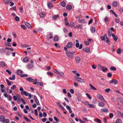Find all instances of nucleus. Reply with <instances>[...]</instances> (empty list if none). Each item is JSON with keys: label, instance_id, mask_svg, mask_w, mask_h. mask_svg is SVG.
<instances>
[{"label": "nucleus", "instance_id": "48", "mask_svg": "<svg viewBox=\"0 0 123 123\" xmlns=\"http://www.w3.org/2000/svg\"><path fill=\"white\" fill-rule=\"evenodd\" d=\"M77 27L78 29H81L82 27V26L81 25H79L77 26Z\"/></svg>", "mask_w": 123, "mask_h": 123}, {"label": "nucleus", "instance_id": "52", "mask_svg": "<svg viewBox=\"0 0 123 123\" xmlns=\"http://www.w3.org/2000/svg\"><path fill=\"white\" fill-rule=\"evenodd\" d=\"M86 95L88 97V98L89 99H91V97L90 96V95L89 94H88V93H86Z\"/></svg>", "mask_w": 123, "mask_h": 123}, {"label": "nucleus", "instance_id": "37", "mask_svg": "<svg viewBox=\"0 0 123 123\" xmlns=\"http://www.w3.org/2000/svg\"><path fill=\"white\" fill-rule=\"evenodd\" d=\"M48 6L49 8H51L52 7V4L50 2H49L48 3Z\"/></svg>", "mask_w": 123, "mask_h": 123}, {"label": "nucleus", "instance_id": "28", "mask_svg": "<svg viewBox=\"0 0 123 123\" xmlns=\"http://www.w3.org/2000/svg\"><path fill=\"white\" fill-rule=\"evenodd\" d=\"M59 37L57 36H55L54 37V40L55 41L57 42L58 40Z\"/></svg>", "mask_w": 123, "mask_h": 123}, {"label": "nucleus", "instance_id": "2", "mask_svg": "<svg viewBox=\"0 0 123 123\" xmlns=\"http://www.w3.org/2000/svg\"><path fill=\"white\" fill-rule=\"evenodd\" d=\"M98 68L100 70H102L104 72L108 70L107 68H106L101 65H99L98 66Z\"/></svg>", "mask_w": 123, "mask_h": 123}, {"label": "nucleus", "instance_id": "12", "mask_svg": "<svg viewBox=\"0 0 123 123\" xmlns=\"http://www.w3.org/2000/svg\"><path fill=\"white\" fill-rule=\"evenodd\" d=\"M5 117L3 115H2L0 116V121L3 122L5 119Z\"/></svg>", "mask_w": 123, "mask_h": 123}, {"label": "nucleus", "instance_id": "14", "mask_svg": "<svg viewBox=\"0 0 123 123\" xmlns=\"http://www.w3.org/2000/svg\"><path fill=\"white\" fill-rule=\"evenodd\" d=\"M98 105L99 107H103L104 106L105 104L102 102H101L98 103Z\"/></svg>", "mask_w": 123, "mask_h": 123}, {"label": "nucleus", "instance_id": "43", "mask_svg": "<svg viewBox=\"0 0 123 123\" xmlns=\"http://www.w3.org/2000/svg\"><path fill=\"white\" fill-rule=\"evenodd\" d=\"M47 74L48 75H50V76H53V73L50 72H48L47 73Z\"/></svg>", "mask_w": 123, "mask_h": 123}, {"label": "nucleus", "instance_id": "40", "mask_svg": "<svg viewBox=\"0 0 123 123\" xmlns=\"http://www.w3.org/2000/svg\"><path fill=\"white\" fill-rule=\"evenodd\" d=\"M6 80L7 82L8 85L9 86L11 85L12 83L10 82V81L7 79H6Z\"/></svg>", "mask_w": 123, "mask_h": 123}, {"label": "nucleus", "instance_id": "34", "mask_svg": "<svg viewBox=\"0 0 123 123\" xmlns=\"http://www.w3.org/2000/svg\"><path fill=\"white\" fill-rule=\"evenodd\" d=\"M70 26L71 27H73L75 25V24L74 22L72 21H71L70 22Z\"/></svg>", "mask_w": 123, "mask_h": 123}, {"label": "nucleus", "instance_id": "5", "mask_svg": "<svg viewBox=\"0 0 123 123\" xmlns=\"http://www.w3.org/2000/svg\"><path fill=\"white\" fill-rule=\"evenodd\" d=\"M23 95H25L26 96H29L28 98L29 99H30L31 97V95L30 93H28V92L25 91Z\"/></svg>", "mask_w": 123, "mask_h": 123}, {"label": "nucleus", "instance_id": "55", "mask_svg": "<svg viewBox=\"0 0 123 123\" xmlns=\"http://www.w3.org/2000/svg\"><path fill=\"white\" fill-rule=\"evenodd\" d=\"M16 86L15 85H14L12 87H11V89L12 90H13L16 88Z\"/></svg>", "mask_w": 123, "mask_h": 123}, {"label": "nucleus", "instance_id": "49", "mask_svg": "<svg viewBox=\"0 0 123 123\" xmlns=\"http://www.w3.org/2000/svg\"><path fill=\"white\" fill-rule=\"evenodd\" d=\"M107 40L106 41V43H107L109 45L110 44V42H109V39L107 37H106Z\"/></svg>", "mask_w": 123, "mask_h": 123}, {"label": "nucleus", "instance_id": "26", "mask_svg": "<svg viewBox=\"0 0 123 123\" xmlns=\"http://www.w3.org/2000/svg\"><path fill=\"white\" fill-rule=\"evenodd\" d=\"M30 59L29 57H26L23 59V62H28L29 61Z\"/></svg>", "mask_w": 123, "mask_h": 123}, {"label": "nucleus", "instance_id": "64", "mask_svg": "<svg viewBox=\"0 0 123 123\" xmlns=\"http://www.w3.org/2000/svg\"><path fill=\"white\" fill-rule=\"evenodd\" d=\"M114 39H113L114 40H115V41L116 42L118 38L117 37V36H115V37H114Z\"/></svg>", "mask_w": 123, "mask_h": 123}, {"label": "nucleus", "instance_id": "10", "mask_svg": "<svg viewBox=\"0 0 123 123\" xmlns=\"http://www.w3.org/2000/svg\"><path fill=\"white\" fill-rule=\"evenodd\" d=\"M39 15L40 17L43 18L45 16V13L44 12H42L39 13Z\"/></svg>", "mask_w": 123, "mask_h": 123}, {"label": "nucleus", "instance_id": "39", "mask_svg": "<svg viewBox=\"0 0 123 123\" xmlns=\"http://www.w3.org/2000/svg\"><path fill=\"white\" fill-rule=\"evenodd\" d=\"M122 50L120 48H119L117 50V53L118 54H120L121 53Z\"/></svg>", "mask_w": 123, "mask_h": 123}, {"label": "nucleus", "instance_id": "21", "mask_svg": "<svg viewBox=\"0 0 123 123\" xmlns=\"http://www.w3.org/2000/svg\"><path fill=\"white\" fill-rule=\"evenodd\" d=\"M122 120L120 119H117L116 121V123H122Z\"/></svg>", "mask_w": 123, "mask_h": 123}, {"label": "nucleus", "instance_id": "56", "mask_svg": "<svg viewBox=\"0 0 123 123\" xmlns=\"http://www.w3.org/2000/svg\"><path fill=\"white\" fill-rule=\"evenodd\" d=\"M112 33V32L111 31H108V35L109 36H111V34Z\"/></svg>", "mask_w": 123, "mask_h": 123}, {"label": "nucleus", "instance_id": "25", "mask_svg": "<svg viewBox=\"0 0 123 123\" xmlns=\"http://www.w3.org/2000/svg\"><path fill=\"white\" fill-rule=\"evenodd\" d=\"M72 8V6L70 5H68L66 6V9L68 10H70Z\"/></svg>", "mask_w": 123, "mask_h": 123}, {"label": "nucleus", "instance_id": "1", "mask_svg": "<svg viewBox=\"0 0 123 123\" xmlns=\"http://www.w3.org/2000/svg\"><path fill=\"white\" fill-rule=\"evenodd\" d=\"M75 53V52H72L67 51L66 53V55L67 57L70 58H72L73 57V54Z\"/></svg>", "mask_w": 123, "mask_h": 123}, {"label": "nucleus", "instance_id": "18", "mask_svg": "<svg viewBox=\"0 0 123 123\" xmlns=\"http://www.w3.org/2000/svg\"><path fill=\"white\" fill-rule=\"evenodd\" d=\"M94 121L98 123H101V121L98 118H96L94 120Z\"/></svg>", "mask_w": 123, "mask_h": 123}, {"label": "nucleus", "instance_id": "44", "mask_svg": "<svg viewBox=\"0 0 123 123\" xmlns=\"http://www.w3.org/2000/svg\"><path fill=\"white\" fill-rule=\"evenodd\" d=\"M65 24L66 25H67V26H69V23L68 22V21L67 20H65Z\"/></svg>", "mask_w": 123, "mask_h": 123}, {"label": "nucleus", "instance_id": "22", "mask_svg": "<svg viewBox=\"0 0 123 123\" xmlns=\"http://www.w3.org/2000/svg\"><path fill=\"white\" fill-rule=\"evenodd\" d=\"M72 72L74 74H75L77 76H80V74L78 73H77V72L76 71L74 70L72 71Z\"/></svg>", "mask_w": 123, "mask_h": 123}, {"label": "nucleus", "instance_id": "27", "mask_svg": "<svg viewBox=\"0 0 123 123\" xmlns=\"http://www.w3.org/2000/svg\"><path fill=\"white\" fill-rule=\"evenodd\" d=\"M10 121L8 119H6L3 122V123H9Z\"/></svg>", "mask_w": 123, "mask_h": 123}, {"label": "nucleus", "instance_id": "57", "mask_svg": "<svg viewBox=\"0 0 123 123\" xmlns=\"http://www.w3.org/2000/svg\"><path fill=\"white\" fill-rule=\"evenodd\" d=\"M34 80L35 82L34 83L35 84H37V85L38 83L39 82L37 80V79H35Z\"/></svg>", "mask_w": 123, "mask_h": 123}, {"label": "nucleus", "instance_id": "50", "mask_svg": "<svg viewBox=\"0 0 123 123\" xmlns=\"http://www.w3.org/2000/svg\"><path fill=\"white\" fill-rule=\"evenodd\" d=\"M54 72L55 73L58 74H59L60 72L59 71V70L57 69L55 70H54Z\"/></svg>", "mask_w": 123, "mask_h": 123}, {"label": "nucleus", "instance_id": "45", "mask_svg": "<svg viewBox=\"0 0 123 123\" xmlns=\"http://www.w3.org/2000/svg\"><path fill=\"white\" fill-rule=\"evenodd\" d=\"M120 104L122 106H123V99H121L120 100Z\"/></svg>", "mask_w": 123, "mask_h": 123}, {"label": "nucleus", "instance_id": "23", "mask_svg": "<svg viewBox=\"0 0 123 123\" xmlns=\"http://www.w3.org/2000/svg\"><path fill=\"white\" fill-rule=\"evenodd\" d=\"M15 75L14 74L12 75V78L9 77V79L10 80H15Z\"/></svg>", "mask_w": 123, "mask_h": 123}, {"label": "nucleus", "instance_id": "35", "mask_svg": "<svg viewBox=\"0 0 123 123\" xmlns=\"http://www.w3.org/2000/svg\"><path fill=\"white\" fill-rule=\"evenodd\" d=\"M90 51V49L89 47H86L85 50V51L86 52H88Z\"/></svg>", "mask_w": 123, "mask_h": 123}, {"label": "nucleus", "instance_id": "17", "mask_svg": "<svg viewBox=\"0 0 123 123\" xmlns=\"http://www.w3.org/2000/svg\"><path fill=\"white\" fill-rule=\"evenodd\" d=\"M0 66L1 67H3L6 66V65L4 63V62H0Z\"/></svg>", "mask_w": 123, "mask_h": 123}, {"label": "nucleus", "instance_id": "13", "mask_svg": "<svg viewBox=\"0 0 123 123\" xmlns=\"http://www.w3.org/2000/svg\"><path fill=\"white\" fill-rule=\"evenodd\" d=\"M33 62H31L29 64L27 65V68L28 69H30L32 68L33 67Z\"/></svg>", "mask_w": 123, "mask_h": 123}, {"label": "nucleus", "instance_id": "19", "mask_svg": "<svg viewBox=\"0 0 123 123\" xmlns=\"http://www.w3.org/2000/svg\"><path fill=\"white\" fill-rule=\"evenodd\" d=\"M17 73L18 74L20 75H22L21 74H22L23 73L22 71L20 70H18L17 71Z\"/></svg>", "mask_w": 123, "mask_h": 123}, {"label": "nucleus", "instance_id": "29", "mask_svg": "<svg viewBox=\"0 0 123 123\" xmlns=\"http://www.w3.org/2000/svg\"><path fill=\"white\" fill-rule=\"evenodd\" d=\"M61 6L63 7H64L66 6V3L63 1H62L61 4Z\"/></svg>", "mask_w": 123, "mask_h": 123}, {"label": "nucleus", "instance_id": "7", "mask_svg": "<svg viewBox=\"0 0 123 123\" xmlns=\"http://www.w3.org/2000/svg\"><path fill=\"white\" fill-rule=\"evenodd\" d=\"M17 100H18V103H19V102L21 100V99H22L21 98V96L19 94H17Z\"/></svg>", "mask_w": 123, "mask_h": 123}, {"label": "nucleus", "instance_id": "31", "mask_svg": "<svg viewBox=\"0 0 123 123\" xmlns=\"http://www.w3.org/2000/svg\"><path fill=\"white\" fill-rule=\"evenodd\" d=\"M88 106L89 107L91 108H94L96 107L95 105L92 104H89Z\"/></svg>", "mask_w": 123, "mask_h": 123}, {"label": "nucleus", "instance_id": "59", "mask_svg": "<svg viewBox=\"0 0 123 123\" xmlns=\"http://www.w3.org/2000/svg\"><path fill=\"white\" fill-rule=\"evenodd\" d=\"M13 98L14 99V100L16 101L17 100V95L16 96H13Z\"/></svg>", "mask_w": 123, "mask_h": 123}, {"label": "nucleus", "instance_id": "32", "mask_svg": "<svg viewBox=\"0 0 123 123\" xmlns=\"http://www.w3.org/2000/svg\"><path fill=\"white\" fill-rule=\"evenodd\" d=\"M89 85L92 89L94 90H97L96 89V88L94 86H92L91 84H89Z\"/></svg>", "mask_w": 123, "mask_h": 123}, {"label": "nucleus", "instance_id": "42", "mask_svg": "<svg viewBox=\"0 0 123 123\" xmlns=\"http://www.w3.org/2000/svg\"><path fill=\"white\" fill-rule=\"evenodd\" d=\"M115 22L117 23H119L120 21V19L118 18H115Z\"/></svg>", "mask_w": 123, "mask_h": 123}, {"label": "nucleus", "instance_id": "16", "mask_svg": "<svg viewBox=\"0 0 123 123\" xmlns=\"http://www.w3.org/2000/svg\"><path fill=\"white\" fill-rule=\"evenodd\" d=\"M19 90L20 91H21V94L22 95H23L25 91H24V89L22 87H20L19 88Z\"/></svg>", "mask_w": 123, "mask_h": 123}, {"label": "nucleus", "instance_id": "61", "mask_svg": "<svg viewBox=\"0 0 123 123\" xmlns=\"http://www.w3.org/2000/svg\"><path fill=\"white\" fill-rule=\"evenodd\" d=\"M70 92L72 94L74 93V90L73 89H70Z\"/></svg>", "mask_w": 123, "mask_h": 123}, {"label": "nucleus", "instance_id": "33", "mask_svg": "<svg viewBox=\"0 0 123 123\" xmlns=\"http://www.w3.org/2000/svg\"><path fill=\"white\" fill-rule=\"evenodd\" d=\"M91 31L92 33H94L95 32V28L94 27H92L91 29Z\"/></svg>", "mask_w": 123, "mask_h": 123}, {"label": "nucleus", "instance_id": "51", "mask_svg": "<svg viewBox=\"0 0 123 123\" xmlns=\"http://www.w3.org/2000/svg\"><path fill=\"white\" fill-rule=\"evenodd\" d=\"M21 27L24 30H26V27L24 25H21Z\"/></svg>", "mask_w": 123, "mask_h": 123}, {"label": "nucleus", "instance_id": "24", "mask_svg": "<svg viewBox=\"0 0 123 123\" xmlns=\"http://www.w3.org/2000/svg\"><path fill=\"white\" fill-rule=\"evenodd\" d=\"M59 17V16L58 15H54L52 16V18L53 19L55 20L57 18Z\"/></svg>", "mask_w": 123, "mask_h": 123}, {"label": "nucleus", "instance_id": "63", "mask_svg": "<svg viewBox=\"0 0 123 123\" xmlns=\"http://www.w3.org/2000/svg\"><path fill=\"white\" fill-rule=\"evenodd\" d=\"M15 20L16 21H18L19 20V18L18 16L16 17H15Z\"/></svg>", "mask_w": 123, "mask_h": 123}, {"label": "nucleus", "instance_id": "46", "mask_svg": "<svg viewBox=\"0 0 123 123\" xmlns=\"http://www.w3.org/2000/svg\"><path fill=\"white\" fill-rule=\"evenodd\" d=\"M24 119L27 122H30L31 121V120L28 119V118L26 117H24Z\"/></svg>", "mask_w": 123, "mask_h": 123}, {"label": "nucleus", "instance_id": "15", "mask_svg": "<svg viewBox=\"0 0 123 123\" xmlns=\"http://www.w3.org/2000/svg\"><path fill=\"white\" fill-rule=\"evenodd\" d=\"M118 3L116 1H114L112 3V5L113 6L116 7L117 6Z\"/></svg>", "mask_w": 123, "mask_h": 123}, {"label": "nucleus", "instance_id": "54", "mask_svg": "<svg viewBox=\"0 0 123 123\" xmlns=\"http://www.w3.org/2000/svg\"><path fill=\"white\" fill-rule=\"evenodd\" d=\"M21 101L25 105L26 104V103L25 102V101L22 98V99Z\"/></svg>", "mask_w": 123, "mask_h": 123}, {"label": "nucleus", "instance_id": "6", "mask_svg": "<svg viewBox=\"0 0 123 123\" xmlns=\"http://www.w3.org/2000/svg\"><path fill=\"white\" fill-rule=\"evenodd\" d=\"M26 79L28 81L34 83V80L31 77H29L26 78Z\"/></svg>", "mask_w": 123, "mask_h": 123}, {"label": "nucleus", "instance_id": "62", "mask_svg": "<svg viewBox=\"0 0 123 123\" xmlns=\"http://www.w3.org/2000/svg\"><path fill=\"white\" fill-rule=\"evenodd\" d=\"M6 72H7L9 74H11V71L9 70H6Z\"/></svg>", "mask_w": 123, "mask_h": 123}, {"label": "nucleus", "instance_id": "20", "mask_svg": "<svg viewBox=\"0 0 123 123\" xmlns=\"http://www.w3.org/2000/svg\"><path fill=\"white\" fill-rule=\"evenodd\" d=\"M101 111L104 112H107L109 111V110L107 108H106L105 109H102Z\"/></svg>", "mask_w": 123, "mask_h": 123}, {"label": "nucleus", "instance_id": "3", "mask_svg": "<svg viewBox=\"0 0 123 123\" xmlns=\"http://www.w3.org/2000/svg\"><path fill=\"white\" fill-rule=\"evenodd\" d=\"M97 97L98 99H100L102 101H104L105 102H106V101L104 99L103 96L99 94H98L97 95Z\"/></svg>", "mask_w": 123, "mask_h": 123}, {"label": "nucleus", "instance_id": "4", "mask_svg": "<svg viewBox=\"0 0 123 123\" xmlns=\"http://www.w3.org/2000/svg\"><path fill=\"white\" fill-rule=\"evenodd\" d=\"M118 82L117 81L116 79L112 80L109 81V83L110 84L114 83L115 84H116Z\"/></svg>", "mask_w": 123, "mask_h": 123}, {"label": "nucleus", "instance_id": "30", "mask_svg": "<svg viewBox=\"0 0 123 123\" xmlns=\"http://www.w3.org/2000/svg\"><path fill=\"white\" fill-rule=\"evenodd\" d=\"M78 22L81 23H84L85 22V20L84 19L81 20L80 19H78Z\"/></svg>", "mask_w": 123, "mask_h": 123}, {"label": "nucleus", "instance_id": "58", "mask_svg": "<svg viewBox=\"0 0 123 123\" xmlns=\"http://www.w3.org/2000/svg\"><path fill=\"white\" fill-rule=\"evenodd\" d=\"M56 113L58 115H61V114L60 112L58 111L57 109H56Z\"/></svg>", "mask_w": 123, "mask_h": 123}, {"label": "nucleus", "instance_id": "36", "mask_svg": "<svg viewBox=\"0 0 123 123\" xmlns=\"http://www.w3.org/2000/svg\"><path fill=\"white\" fill-rule=\"evenodd\" d=\"M110 70L112 71H115L116 70V68L114 67H111L110 68Z\"/></svg>", "mask_w": 123, "mask_h": 123}, {"label": "nucleus", "instance_id": "11", "mask_svg": "<svg viewBox=\"0 0 123 123\" xmlns=\"http://www.w3.org/2000/svg\"><path fill=\"white\" fill-rule=\"evenodd\" d=\"M24 23L28 27L30 28H32V27L31 25L28 23L26 22H25Z\"/></svg>", "mask_w": 123, "mask_h": 123}, {"label": "nucleus", "instance_id": "9", "mask_svg": "<svg viewBox=\"0 0 123 123\" xmlns=\"http://www.w3.org/2000/svg\"><path fill=\"white\" fill-rule=\"evenodd\" d=\"M78 81L81 83H84L85 82L84 80L82 79L81 78L79 77V78H78Z\"/></svg>", "mask_w": 123, "mask_h": 123}, {"label": "nucleus", "instance_id": "41", "mask_svg": "<svg viewBox=\"0 0 123 123\" xmlns=\"http://www.w3.org/2000/svg\"><path fill=\"white\" fill-rule=\"evenodd\" d=\"M5 52V49L3 48H2L0 49V52L1 53H3Z\"/></svg>", "mask_w": 123, "mask_h": 123}, {"label": "nucleus", "instance_id": "60", "mask_svg": "<svg viewBox=\"0 0 123 123\" xmlns=\"http://www.w3.org/2000/svg\"><path fill=\"white\" fill-rule=\"evenodd\" d=\"M60 108H61V109L63 110V111H65V109L61 105H60Z\"/></svg>", "mask_w": 123, "mask_h": 123}, {"label": "nucleus", "instance_id": "38", "mask_svg": "<svg viewBox=\"0 0 123 123\" xmlns=\"http://www.w3.org/2000/svg\"><path fill=\"white\" fill-rule=\"evenodd\" d=\"M11 1V0H4L3 1L5 3L7 4L10 2Z\"/></svg>", "mask_w": 123, "mask_h": 123}, {"label": "nucleus", "instance_id": "53", "mask_svg": "<svg viewBox=\"0 0 123 123\" xmlns=\"http://www.w3.org/2000/svg\"><path fill=\"white\" fill-rule=\"evenodd\" d=\"M62 77L64 76V74L62 72H60L59 74Z\"/></svg>", "mask_w": 123, "mask_h": 123}, {"label": "nucleus", "instance_id": "8", "mask_svg": "<svg viewBox=\"0 0 123 123\" xmlns=\"http://www.w3.org/2000/svg\"><path fill=\"white\" fill-rule=\"evenodd\" d=\"M73 46V43L72 42L68 43L66 45L67 48H71Z\"/></svg>", "mask_w": 123, "mask_h": 123}, {"label": "nucleus", "instance_id": "47", "mask_svg": "<svg viewBox=\"0 0 123 123\" xmlns=\"http://www.w3.org/2000/svg\"><path fill=\"white\" fill-rule=\"evenodd\" d=\"M80 58L79 57H77L75 58V60L76 61L78 62L80 61Z\"/></svg>", "mask_w": 123, "mask_h": 123}]
</instances>
